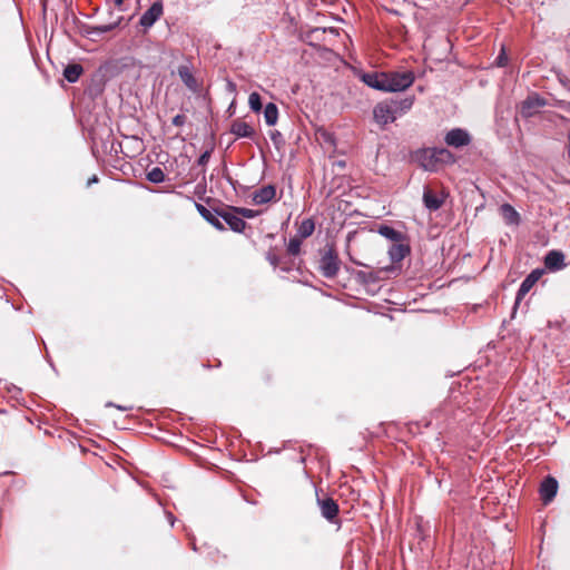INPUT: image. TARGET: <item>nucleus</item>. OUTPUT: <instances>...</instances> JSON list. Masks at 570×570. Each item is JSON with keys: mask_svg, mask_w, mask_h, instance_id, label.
I'll return each instance as SVG.
<instances>
[{"mask_svg": "<svg viewBox=\"0 0 570 570\" xmlns=\"http://www.w3.org/2000/svg\"><path fill=\"white\" fill-rule=\"evenodd\" d=\"M501 210L505 219L511 224H518L520 220L519 213L509 204H503Z\"/></svg>", "mask_w": 570, "mask_h": 570, "instance_id": "obj_25", "label": "nucleus"}, {"mask_svg": "<svg viewBox=\"0 0 570 570\" xmlns=\"http://www.w3.org/2000/svg\"><path fill=\"white\" fill-rule=\"evenodd\" d=\"M423 204L429 210L435 212L442 207L443 199L433 194L431 189L425 188L423 193Z\"/></svg>", "mask_w": 570, "mask_h": 570, "instance_id": "obj_21", "label": "nucleus"}, {"mask_svg": "<svg viewBox=\"0 0 570 570\" xmlns=\"http://www.w3.org/2000/svg\"><path fill=\"white\" fill-rule=\"evenodd\" d=\"M115 2V6L119 9V10H122V6H124V1L122 0H114Z\"/></svg>", "mask_w": 570, "mask_h": 570, "instance_id": "obj_39", "label": "nucleus"}, {"mask_svg": "<svg viewBox=\"0 0 570 570\" xmlns=\"http://www.w3.org/2000/svg\"><path fill=\"white\" fill-rule=\"evenodd\" d=\"M377 233L393 243H400L405 240L404 233L389 225H381L377 229Z\"/></svg>", "mask_w": 570, "mask_h": 570, "instance_id": "obj_20", "label": "nucleus"}, {"mask_svg": "<svg viewBox=\"0 0 570 570\" xmlns=\"http://www.w3.org/2000/svg\"><path fill=\"white\" fill-rule=\"evenodd\" d=\"M325 32H326L325 28L324 29L315 28V29L311 30L309 35H311V37L318 38V36L321 33H325Z\"/></svg>", "mask_w": 570, "mask_h": 570, "instance_id": "obj_37", "label": "nucleus"}, {"mask_svg": "<svg viewBox=\"0 0 570 570\" xmlns=\"http://www.w3.org/2000/svg\"><path fill=\"white\" fill-rule=\"evenodd\" d=\"M167 518H168V521H169L170 525L173 527V525H174V523H175V518H174V515H173L171 513H168V514H167Z\"/></svg>", "mask_w": 570, "mask_h": 570, "instance_id": "obj_40", "label": "nucleus"}, {"mask_svg": "<svg viewBox=\"0 0 570 570\" xmlns=\"http://www.w3.org/2000/svg\"><path fill=\"white\" fill-rule=\"evenodd\" d=\"M171 122L176 127H181L186 124V116L178 114L173 118Z\"/></svg>", "mask_w": 570, "mask_h": 570, "instance_id": "obj_35", "label": "nucleus"}, {"mask_svg": "<svg viewBox=\"0 0 570 570\" xmlns=\"http://www.w3.org/2000/svg\"><path fill=\"white\" fill-rule=\"evenodd\" d=\"M317 504L321 509V514L327 521L333 522L338 514V504L332 498H317Z\"/></svg>", "mask_w": 570, "mask_h": 570, "instance_id": "obj_9", "label": "nucleus"}, {"mask_svg": "<svg viewBox=\"0 0 570 570\" xmlns=\"http://www.w3.org/2000/svg\"><path fill=\"white\" fill-rule=\"evenodd\" d=\"M106 406H107V407L112 406V407H116V409H118V410H120V411H128V410H130V409H131V406H122V405H119V404H115V403H112V402H107V403H106Z\"/></svg>", "mask_w": 570, "mask_h": 570, "instance_id": "obj_36", "label": "nucleus"}, {"mask_svg": "<svg viewBox=\"0 0 570 570\" xmlns=\"http://www.w3.org/2000/svg\"><path fill=\"white\" fill-rule=\"evenodd\" d=\"M202 175H203V180L205 181L206 180L205 169L202 170Z\"/></svg>", "mask_w": 570, "mask_h": 570, "instance_id": "obj_42", "label": "nucleus"}, {"mask_svg": "<svg viewBox=\"0 0 570 570\" xmlns=\"http://www.w3.org/2000/svg\"><path fill=\"white\" fill-rule=\"evenodd\" d=\"M495 63L499 67H504L508 63V58L505 56L504 49L501 50L500 55L495 59Z\"/></svg>", "mask_w": 570, "mask_h": 570, "instance_id": "obj_34", "label": "nucleus"}, {"mask_svg": "<svg viewBox=\"0 0 570 570\" xmlns=\"http://www.w3.org/2000/svg\"><path fill=\"white\" fill-rule=\"evenodd\" d=\"M163 12V3L160 1L154 2L150 8L141 14L139 24L146 29L153 27L154 23L161 17Z\"/></svg>", "mask_w": 570, "mask_h": 570, "instance_id": "obj_8", "label": "nucleus"}, {"mask_svg": "<svg viewBox=\"0 0 570 570\" xmlns=\"http://www.w3.org/2000/svg\"><path fill=\"white\" fill-rule=\"evenodd\" d=\"M543 271L541 269H533L520 284L519 289L517 292L515 302H514V309L519 305V303L523 299V297L531 291V288L534 286V284L540 279L542 276Z\"/></svg>", "mask_w": 570, "mask_h": 570, "instance_id": "obj_6", "label": "nucleus"}, {"mask_svg": "<svg viewBox=\"0 0 570 570\" xmlns=\"http://www.w3.org/2000/svg\"><path fill=\"white\" fill-rule=\"evenodd\" d=\"M177 75L179 76L183 83L193 92H197L199 89V85L191 72V68L189 65H180L177 68Z\"/></svg>", "mask_w": 570, "mask_h": 570, "instance_id": "obj_12", "label": "nucleus"}, {"mask_svg": "<svg viewBox=\"0 0 570 570\" xmlns=\"http://www.w3.org/2000/svg\"><path fill=\"white\" fill-rule=\"evenodd\" d=\"M269 138L277 149H281L285 145L284 137L278 130L271 131Z\"/></svg>", "mask_w": 570, "mask_h": 570, "instance_id": "obj_31", "label": "nucleus"}, {"mask_svg": "<svg viewBox=\"0 0 570 570\" xmlns=\"http://www.w3.org/2000/svg\"><path fill=\"white\" fill-rule=\"evenodd\" d=\"M83 72V68L81 65L79 63H69L65 69H63V77L65 79L70 82V83H75L78 81V79L80 78V76L82 75Z\"/></svg>", "mask_w": 570, "mask_h": 570, "instance_id": "obj_22", "label": "nucleus"}, {"mask_svg": "<svg viewBox=\"0 0 570 570\" xmlns=\"http://www.w3.org/2000/svg\"><path fill=\"white\" fill-rule=\"evenodd\" d=\"M217 215L228 225L235 233H242L246 227V222L234 212V207L222 209Z\"/></svg>", "mask_w": 570, "mask_h": 570, "instance_id": "obj_5", "label": "nucleus"}, {"mask_svg": "<svg viewBox=\"0 0 570 570\" xmlns=\"http://www.w3.org/2000/svg\"><path fill=\"white\" fill-rule=\"evenodd\" d=\"M99 181V178L97 175L91 176L87 181V187H90L92 184H97Z\"/></svg>", "mask_w": 570, "mask_h": 570, "instance_id": "obj_38", "label": "nucleus"}, {"mask_svg": "<svg viewBox=\"0 0 570 570\" xmlns=\"http://www.w3.org/2000/svg\"><path fill=\"white\" fill-rule=\"evenodd\" d=\"M392 105L397 117L406 114L414 104V96H406L402 99H386Z\"/></svg>", "mask_w": 570, "mask_h": 570, "instance_id": "obj_19", "label": "nucleus"}, {"mask_svg": "<svg viewBox=\"0 0 570 570\" xmlns=\"http://www.w3.org/2000/svg\"><path fill=\"white\" fill-rule=\"evenodd\" d=\"M210 155L212 150H205L197 159V165L204 168L208 164Z\"/></svg>", "mask_w": 570, "mask_h": 570, "instance_id": "obj_33", "label": "nucleus"}, {"mask_svg": "<svg viewBox=\"0 0 570 570\" xmlns=\"http://www.w3.org/2000/svg\"><path fill=\"white\" fill-rule=\"evenodd\" d=\"M558 492V481L553 476H547L540 485V495L547 504L553 500Z\"/></svg>", "mask_w": 570, "mask_h": 570, "instance_id": "obj_11", "label": "nucleus"}, {"mask_svg": "<svg viewBox=\"0 0 570 570\" xmlns=\"http://www.w3.org/2000/svg\"><path fill=\"white\" fill-rule=\"evenodd\" d=\"M230 132L235 135L236 138H253L255 136V129L249 124L239 119L232 122Z\"/></svg>", "mask_w": 570, "mask_h": 570, "instance_id": "obj_18", "label": "nucleus"}, {"mask_svg": "<svg viewBox=\"0 0 570 570\" xmlns=\"http://www.w3.org/2000/svg\"><path fill=\"white\" fill-rule=\"evenodd\" d=\"M544 266L553 272L564 268V254L556 249L548 252L544 256Z\"/></svg>", "mask_w": 570, "mask_h": 570, "instance_id": "obj_13", "label": "nucleus"}, {"mask_svg": "<svg viewBox=\"0 0 570 570\" xmlns=\"http://www.w3.org/2000/svg\"><path fill=\"white\" fill-rule=\"evenodd\" d=\"M318 271L325 278H334L340 272L341 261L333 244H326L320 250Z\"/></svg>", "mask_w": 570, "mask_h": 570, "instance_id": "obj_1", "label": "nucleus"}, {"mask_svg": "<svg viewBox=\"0 0 570 570\" xmlns=\"http://www.w3.org/2000/svg\"><path fill=\"white\" fill-rule=\"evenodd\" d=\"M120 20H121V18H119L117 21L108 23V24L96 26L92 29V33L99 36V35L109 32V31L114 30L115 28H117L119 26Z\"/></svg>", "mask_w": 570, "mask_h": 570, "instance_id": "obj_28", "label": "nucleus"}, {"mask_svg": "<svg viewBox=\"0 0 570 570\" xmlns=\"http://www.w3.org/2000/svg\"><path fill=\"white\" fill-rule=\"evenodd\" d=\"M197 188H205V185H203V184H197Z\"/></svg>", "mask_w": 570, "mask_h": 570, "instance_id": "obj_44", "label": "nucleus"}, {"mask_svg": "<svg viewBox=\"0 0 570 570\" xmlns=\"http://www.w3.org/2000/svg\"><path fill=\"white\" fill-rule=\"evenodd\" d=\"M410 245L405 240L393 243L389 248V257L392 263H399L410 254Z\"/></svg>", "mask_w": 570, "mask_h": 570, "instance_id": "obj_17", "label": "nucleus"}, {"mask_svg": "<svg viewBox=\"0 0 570 570\" xmlns=\"http://www.w3.org/2000/svg\"><path fill=\"white\" fill-rule=\"evenodd\" d=\"M302 240L299 237H292L287 244V252L292 256H296L301 253Z\"/></svg>", "mask_w": 570, "mask_h": 570, "instance_id": "obj_29", "label": "nucleus"}, {"mask_svg": "<svg viewBox=\"0 0 570 570\" xmlns=\"http://www.w3.org/2000/svg\"><path fill=\"white\" fill-rule=\"evenodd\" d=\"M432 149L435 153V156H436V159H438L439 163H441V161H449V160H451L453 158L451 151H449L446 148L433 147Z\"/></svg>", "mask_w": 570, "mask_h": 570, "instance_id": "obj_30", "label": "nucleus"}, {"mask_svg": "<svg viewBox=\"0 0 570 570\" xmlns=\"http://www.w3.org/2000/svg\"><path fill=\"white\" fill-rule=\"evenodd\" d=\"M234 212L244 218H254L258 215V212L249 208L234 207Z\"/></svg>", "mask_w": 570, "mask_h": 570, "instance_id": "obj_32", "label": "nucleus"}, {"mask_svg": "<svg viewBox=\"0 0 570 570\" xmlns=\"http://www.w3.org/2000/svg\"><path fill=\"white\" fill-rule=\"evenodd\" d=\"M386 92L403 91L412 86L415 80L413 71H391L385 72Z\"/></svg>", "mask_w": 570, "mask_h": 570, "instance_id": "obj_2", "label": "nucleus"}, {"mask_svg": "<svg viewBox=\"0 0 570 570\" xmlns=\"http://www.w3.org/2000/svg\"><path fill=\"white\" fill-rule=\"evenodd\" d=\"M165 177V173L160 167H154L147 173V179L154 184L164 183Z\"/></svg>", "mask_w": 570, "mask_h": 570, "instance_id": "obj_26", "label": "nucleus"}, {"mask_svg": "<svg viewBox=\"0 0 570 570\" xmlns=\"http://www.w3.org/2000/svg\"><path fill=\"white\" fill-rule=\"evenodd\" d=\"M196 209L199 213V215L208 222L212 226H214L217 230H225L224 224L219 220V216L217 215V209H214V212L206 208L204 205L195 203Z\"/></svg>", "mask_w": 570, "mask_h": 570, "instance_id": "obj_14", "label": "nucleus"}, {"mask_svg": "<svg viewBox=\"0 0 570 570\" xmlns=\"http://www.w3.org/2000/svg\"><path fill=\"white\" fill-rule=\"evenodd\" d=\"M544 105V99L540 98L538 95L529 96L525 100L522 101L521 115L524 118H530L539 110V108L543 107Z\"/></svg>", "mask_w": 570, "mask_h": 570, "instance_id": "obj_10", "label": "nucleus"}, {"mask_svg": "<svg viewBox=\"0 0 570 570\" xmlns=\"http://www.w3.org/2000/svg\"><path fill=\"white\" fill-rule=\"evenodd\" d=\"M373 117L374 120L382 126L391 124L397 118L392 105H390L387 100L381 101L374 107Z\"/></svg>", "mask_w": 570, "mask_h": 570, "instance_id": "obj_4", "label": "nucleus"}, {"mask_svg": "<svg viewBox=\"0 0 570 570\" xmlns=\"http://www.w3.org/2000/svg\"><path fill=\"white\" fill-rule=\"evenodd\" d=\"M269 262H271L272 265L276 266L277 258L275 256H273V257L269 258Z\"/></svg>", "mask_w": 570, "mask_h": 570, "instance_id": "obj_41", "label": "nucleus"}, {"mask_svg": "<svg viewBox=\"0 0 570 570\" xmlns=\"http://www.w3.org/2000/svg\"><path fill=\"white\" fill-rule=\"evenodd\" d=\"M264 118L267 126H274L278 119V108L274 102H268L264 108Z\"/></svg>", "mask_w": 570, "mask_h": 570, "instance_id": "obj_23", "label": "nucleus"}, {"mask_svg": "<svg viewBox=\"0 0 570 570\" xmlns=\"http://www.w3.org/2000/svg\"><path fill=\"white\" fill-rule=\"evenodd\" d=\"M248 104L254 112H259L263 107L261 95L258 92H252L248 98Z\"/></svg>", "mask_w": 570, "mask_h": 570, "instance_id": "obj_27", "label": "nucleus"}, {"mask_svg": "<svg viewBox=\"0 0 570 570\" xmlns=\"http://www.w3.org/2000/svg\"><path fill=\"white\" fill-rule=\"evenodd\" d=\"M328 31L332 33L336 32V30L334 28H330Z\"/></svg>", "mask_w": 570, "mask_h": 570, "instance_id": "obj_45", "label": "nucleus"}, {"mask_svg": "<svg viewBox=\"0 0 570 570\" xmlns=\"http://www.w3.org/2000/svg\"><path fill=\"white\" fill-rule=\"evenodd\" d=\"M415 159L419 163V165L428 171H434L438 168V165L440 164L436 159L435 153L432 148H424L415 154Z\"/></svg>", "mask_w": 570, "mask_h": 570, "instance_id": "obj_7", "label": "nucleus"}, {"mask_svg": "<svg viewBox=\"0 0 570 570\" xmlns=\"http://www.w3.org/2000/svg\"><path fill=\"white\" fill-rule=\"evenodd\" d=\"M472 141V137L466 129L453 128L449 130L444 136V142L453 148H462L469 146Z\"/></svg>", "mask_w": 570, "mask_h": 570, "instance_id": "obj_3", "label": "nucleus"}, {"mask_svg": "<svg viewBox=\"0 0 570 570\" xmlns=\"http://www.w3.org/2000/svg\"><path fill=\"white\" fill-rule=\"evenodd\" d=\"M315 229V223L312 218L304 219L297 229L299 238H307L309 237Z\"/></svg>", "mask_w": 570, "mask_h": 570, "instance_id": "obj_24", "label": "nucleus"}, {"mask_svg": "<svg viewBox=\"0 0 570 570\" xmlns=\"http://www.w3.org/2000/svg\"><path fill=\"white\" fill-rule=\"evenodd\" d=\"M191 548H193L194 551L197 550L195 542H191Z\"/></svg>", "mask_w": 570, "mask_h": 570, "instance_id": "obj_43", "label": "nucleus"}, {"mask_svg": "<svg viewBox=\"0 0 570 570\" xmlns=\"http://www.w3.org/2000/svg\"><path fill=\"white\" fill-rule=\"evenodd\" d=\"M276 188L274 185H266L253 193V203L255 205H264L275 198Z\"/></svg>", "mask_w": 570, "mask_h": 570, "instance_id": "obj_16", "label": "nucleus"}, {"mask_svg": "<svg viewBox=\"0 0 570 570\" xmlns=\"http://www.w3.org/2000/svg\"><path fill=\"white\" fill-rule=\"evenodd\" d=\"M385 79V72H366L362 76V81L365 85L381 91H386Z\"/></svg>", "mask_w": 570, "mask_h": 570, "instance_id": "obj_15", "label": "nucleus"}]
</instances>
